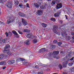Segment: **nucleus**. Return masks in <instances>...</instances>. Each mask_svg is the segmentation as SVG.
Masks as SVG:
<instances>
[{
	"mask_svg": "<svg viewBox=\"0 0 74 74\" xmlns=\"http://www.w3.org/2000/svg\"><path fill=\"white\" fill-rule=\"evenodd\" d=\"M24 64L25 66H28L29 65V63L28 62H24Z\"/></svg>",
	"mask_w": 74,
	"mask_h": 74,
	"instance_id": "58836bf2",
	"label": "nucleus"
},
{
	"mask_svg": "<svg viewBox=\"0 0 74 74\" xmlns=\"http://www.w3.org/2000/svg\"><path fill=\"white\" fill-rule=\"evenodd\" d=\"M52 54L51 53H49L48 54V56L49 57H48L49 58H49H51V56H52Z\"/></svg>",
	"mask_w": 74,
	"mask_h": 74,
	"instance_id": "72a5a7b5",
	"label": "nucleus"
},
{
	"mask_svg": "<svg viewBox=\"0 0 74 74\" xmlns=\"http://www.w3.org/2000/svg\"><path fill=\"white\" fill-rule=\"evenodd\" d=\"M53 42L55 44H56L57 43H58V41H57V40H54L53 41Z\"/></svg>",
	"mask_w": 74,
	"mask_h": 74,
	"instance_id": "49530a36",
	"label": "nucleus"
},
{
	"mask_svg": "<svg viewBox=\"0 0 74 74\" xmlns=\"http://www.w3.org/2000/svg\"><path fill=\"white\" fill-rule=\"evenodd\" d=\"M58 27L56 25L54 26L53 28V31L54 33L58 34Z\"/></svg>",
	"mask_w": 74,
	"mask_h": 74,
	"instance_id": "f03ea898",
	"label": "nucleus"
},
{
	"mask_svg": "<svg viewBox=\"0 0 74 74\" xmlns=\"http://www.w3.org/2000/svg\"><path fill=\"white\" fill-rule=\"evenodd\" d=\"M18 26L19 27H21V26H22V23L21 22H19L18 24Z\"/></svg>",
	"mask_w": 74,
	"mask_h": 74,
	"instance_id": "f704fd0d",
	"label": "nucleus"
},
{
	"mask_svg": "<svg viewBox=\"0 0 74 74\" xmlns=\"http://www.w3.org/2000/svg\"><path fill=\"white\" fill-rule=\"evenodd\" d=\"M7 18H9V19L7 21V24H10V23H11L12 22H13L14 20V17H12L8 16L7 17Z\"/></svg>",
	"mask_w": 74,
	"mask_h": 74,
	"instance_id": "f257e3e1",
	"label": "nucleus"
},
{
	"mask_svg": "<svg viewBox=\"0 0 74 74\" xmlns=\"http://www.w3.org/2000/svg\"><path fill=\"white\" fill-rule=\"evenodd\" d=\"M58 44L59 46H60V45H62V42H58Z\"/></svg>",
	"mask_w": 74,
	"mask_h": 74,
	"instance_id": "4c0bfd02",
	"label": "nucleus"
},
{
	"mask_svg": "<svg viewBox=\"0 0 74 74\" xmlns=\"http://www.w3.org/2000/svg\"><path fill=\"white\" fill-rule=\"evenodd\" d=\"M34 6L35 7H36V8H38V7H39V5L37 3H34Z\"/></svg>",
	"mask_w": 74,
	"mask_h": 74,
	"instance_id": "f3484780",
	"label": "nucleus"
},
{
	"mask_svg": "<svg viewBox=\"0 0 74 74\" xmlns=\"http://www.w3.org/2000/svg\"><path fill=\"white\" fill-rule=\"evenodd\" d=\"M67 63L66 62H65L63 63V67H66Z\"/></svg>",
	"mask_w": 74,
	"mask_h": 74,
	"instance_id": "dca6fc26",
	"label": "nucleus"
},
{
	"mask_svg": "<svg viewBox=\"0 0 74 74\" xmlns=\"http://www.w3.org/2000/svg\"><path fill=\"white\" fill-rule=\"evenodd\" d=\"M6 68V66H4L3 67V69L4 70Z\"/></svg>",
	"mask_w": 74,
	"mask_h": 74,
	"instance_id": "052dcab7",
	"label": "nucleus"
},
{
	"mask_svg": "<svg viewBox=\"0 0 74 74\" xmlns=\"http://www.w3.org/2000/svg\"><path fill=\"white\" fill-rule=\"evenodd\" d=\"M27 30V29H23V32H26Z\"/></svg>",
	"mask_w": 74,
	"mask_h": 74,
	"instance_id": "3c124183",
	"label": "nucleus"
},
{
	"mask_svg": "<svg viewBox=\"0 0 74 74\" xmlns=\"http://www.w3.org/2000/svg\"><path fill=\"white\" fill-rule=\"evenodd\" d=\"M38 42V41L36 39H34L32 40V42L33 43H37Z\"/></svg>",
	"mask_w": 74,
	"mask_h": 74,
	"instance_id": "a878e982",
	"label": "nucleus"
},
{
	"mask_svg": "<svg viewBox=\"0 0 74 74\" xmlns=\"http://www.w3.org/2000/svg\"><path fill=\"white\" fill-rule=\"evenodd\" d=\"M60 53H61V54L62 55H64L65 53L63 51H61Z\"/></svg>",
	"mask_w": 74,
	"mask_h": 74,
	"instance_id": "79ce46f5",
	"label": "nucleus"
},
{
	"mask_svg": "<svg viewBox=\"0 0 74 74\" xmlns=\"http://www.w3.org/2000/svg\"><path fill=\"white\" fill-rule=\"evenodd\" d=\"M2 42L3 43H5V39H3V40H2Z\"/></svg>",
	"mask_w": 74,
	"mask_h": 74,
	"instance_id": "603ef678",
	"label": "nucleus"
},
{
	"mask_svg": "<svg viewBox=\"0 0 74 74\" xmlns=\"http://www.w3.org/2000/svg\"><path fill=\"white\" fill-rule=\"evenodd\" d=\"M6 5L9 8H11L12 7V5L11 3H8L6 4Z\"/></svg>",
	"mask_w": 74,
	"mask_h": 74,
	"instance_id": "ddd939ff",
	"label": "nucleus"
},
{
	"mask_svg": "<svg viewBox=\"0 0 74 74\" xmlns=\"http://www.w3.org/2000/svg\"><path fill=\"white\" fill-rule=\"evenodd\" d=\"M62 36L63 37H65L67 36V34L64 30L62 31Z\"/></svg>",
	"mask_w": 74,
	"mask_h": 74,
	"instance_id": "0eeeda50",
	"label": "nucleus"
},
{
	"mask_svg": "<svg viewBox=\"0 0 74 74\" xmlns=\"http://www.w3.org/2000/svg\"><path fill=\"white\" fill-rule=\"evenodd\" d=\"M12 33H13L14 34V35H15V36H18V34L16 31H12Z\"/></svg>",
	"mask_w": 74,
	"mask_h": 74,
	"instance_id": "393cba45",
	"label": "nucleus"
},
{
	"mask_svg": "<svg viewBox=\"0 0 74 74\" xmlns=\"http://www.w3.org/2000/svg\"><path fill=\"white\" fill-rule=\"evenodd\" d=\"M26 5L27 7V8H29V5L28 3H27Z\"/></svg>",
	"mask_w": 74,
	"mask_h": 74,
	"instance_id": "864d4df0",
	"label": "nucleus"
},
{
	"mask_svg": "<svg viewBox=\"0 0 74 74\" xmlns=\"http://www.w3.org/2000/svg\"><path fill=\"white\" fill-rule=\"evenodd\" d=\"M58 67L60 70H62V68H63V67H62V65L61 64H59Z\"/></svg>",
	"mask_w": 74,
	"mask_h": 74,
	"instance_id": "c756f323",
	"label": "nucleus"
},
{
	"mask_svg": "<svg viewBox=\"0 0 74 74\" xmlns=\"http://www.w3.org/2000/svg\"><path fill=\"white\" fill-rule=\"evenodd\" d=\"M27 38H31V37H32V35H31V34H28L27 35Z\"/></svg>",
	"mask_w": 74,
	"mask_h": 74,
	"instance_id": "7c9ffc66",
	"label": "nucleus"
},
{
	"mask_svg": "<svg viewBox=\"0 0 74 74\" xmlns=\"http://www.w3.org/2000/svg\"><path fill=\"white\" fill-rule=\"evenodd\" d=\"M46 5H42L40 6V8L42 9V10H43L44 9V8H46Z\"/></svg>",
	"mask_w": 74,
	"mask_h": 74,
	"instance_id": "412c9836",
	"label": "nucleus"
},
{
	"mask_svg": "<svg viewBox=\"0 0 74 74\" xmlns=\"http://www.w3.org/2000/svg\"><path fill=\"white\" fill-rule=\"evenodd\" d=\"M26 32L27 33H29V32H30V30H29L27 29V31H26Z\"/></svg>",
	"mask_w": 74,
	"mask_h": 74,
	"instance_id": "4d7b16f0",
	"label": "nucleus"
},
{
	"mask_svg": "<svg viewBox=\"0 0 74 74\" xmlns=\"http://www.w3.org/2000/svg\"><path fill=\"white\" fill-rule=\"evenodd\" d=\"M25 44L27 45H29L30 44V40H27L26 42H25Z\"/></svg>",
	"mask_w": 74,
	"mask_h": 74,
	"instance_id": "aec40b11",
	"label": "nucleus"
},
{
	"mask_svg": "<svg viewBox=\"0 0 74 74\" xmlns=\"http://www.w3.org/2000/svg\"><path fill=\"white\" fill-rule=\"evenodd\" d=\"M63 5L61 3H60L59 4H57V5L56 6V9L58 10V9H59V8H61L62 7Z\"/></svg>",
	"mask_w": 74,
	"mask_h": 74,
	"instance_id": "6e6552de",
	"label": "nucleus"
},
{
	"mask_svg": "<svg viewBox=\"0 0 74 74\" xmlns=\"http://www.w3.org/2000/svg\"><path fill=\"white\" fill-rule=\"evenodd\" d=\"M15 62V60H12L11 61H9L8 62V63L9 64H14Z\"/></svg>",
	"mask_w": 74,
	"mask_h": 74,
	"instance_id": "4468645a",
	"label": "nucleus"
},
{
	"mask_svg": "<svg viewBox=\"0 0 74 74\" xmlns=\"http://www.w3.org/2000/svg\"><path fill=\"white\" fill-rule=\"evenodd\" d=\"M46 51H47V49H46L45 48H42L39 51V52H45Z\"/></svg>",
	"mask_w": 74,
	"mask_h": 74,
	"instance_id": "2eb2a0df",
	"label": "nucleus"
},
{
	"mask_svg": "<svg viewBox=\"0 0 74 74\" xmlns=\"http://www.w3.org/2000/svg\"><path fill=\"white\" fill-rule=\"evenodd\" d=\"M73 63H72V64L69 63V66H72V65H73Z\"/></svg>",
	"mask_w": 74,
	"mask_h": 74,
	"instance_id": "09e8293b",
	"label": "nucleus"
},
{
	"mask_svg": "<svg viewBox=\"0 0 74 74\" xmlns=\"http://www.w3.org/2000/svg\"><path fill=\"white\" fill-rule=\"evenodd\" d=\"M18 32L20 34H23V33H22V32H21V31L18 30Z\"/></svg>",
	"mask_w": 74,
	"mask_h": 74,
	"instance_id": "a18cd8bd",
	"label": "nucleus"
},
{
	"mask_svg": "<svg viewBox=\"0 0 74 74\" xmlns=\"http://www.w3.org/2000/svg\"><path fill=\"white\" fill-rule=\"evenodd\" d=\"M71 35H74V32H71Z\"/></svg>",
	"mask_w": 74,
	"mask_h": 74,
	"instance_id": "6e6d98bb",
	"label": "nucleus"
},
{
	"mask_svg": "<svg viewBox=\"0 0 74 74\" xmlns=\"http://www.w3.org/2000/svg\"><path fill=\"white\" fill-rule=\"evenodd\" d=\"M36 13L38 15L41 16L42 15V11L41 10H38Z\"/></svg>",
	"mask_w": 74,
	"mask_h": 74,
	"instance_id": "9b49d317",
	"label": "nucleus"
},
{
	"mask_svg": "<svg viewBox=\"0 0 74 74\" xmlns=\"http://www.w3.org/2000/svg\"><path fill=\"white\" fill-rule=\"evenodd\" d=\"M8 57V56L7 54H4L0 55V58L1 59H3L4 58H7Z\"/></svg>",
	"mask_w": 74,
	"mask_h": 74,
	"instance_id": "f8f14e48",
	"label": "nucleus"
},
{
	"mask_svg": "<svg viewBox=\"0 0 74 74\" xmlns=\"http://www.w3.org/2000/svg\"><path fill=\"white\" fill-rule=\"evenodd\" d=\"M72 53H73V54H71V52H70L69 54L67 56V58H70V55H74V52H72Z\"/></svg>",
	"mask_w": 74,
	"mask_h": 74,
	"instance_id": "4be33fe9",
	"label": "nucleus"
},
{
	"mask_svg": "<svg viewBox=\"0 0 74 74\" xmlns=\"http://www.w3.org/2000/svg\"><path fill=\"white\" fill-rule=\"evenodd\" d=\"M59 23H60L61 24H62V23H63V21L59 20Z\"/></svg>",
	"mask_w": 74,
	"mask_h": 74,
	"instance_id": "de8ad7c7",
	"label": "nucleus"
},
{
	"mask_svg": "<svg viewBox=\"0 0 74 74\" xmlns=\"http://www.w3.org/2000/svg\"><path fill=\"white\" fill-rule=\"evenodd\" d=\"M59 53V51H53V52L52 54V56H53V57H56V56Z\"/></svg>",
	"mask_w": 74,
	"mask_h": 74,
	"instance_id": "20e7f679",
	"label": "nucleus"
},
{
	"mask_svg": "<svg viewBox=\"0 0 74 74\" xmlns=\"http://www.w3.org/2000/svg\"><path fill=\"white\" fill-rule=\"evenodd\" d=\"M55 0L56 3H59V2H60L59 0Z\"/></svg>",
	"mask_w": 74,
	"mask_h": 74,
	"instance_id": "c03bdc74",
	"label": "nucleus"
},
{
	"mask_svg": "<svg viewBox=\"0 0 74 74\" xmlns=\"http://www.w3.org/2000/svg\"><path fill=\"white\" fill-rule=\"evenodd\" d=\"M24 1L25 3H26L27 1V0H24Z\"/></svg>",
	"mask_w": 74,
	"mask_h": 74,
	"instance_id": "680f3d73",
	"label": "nucleus"
},
{
	"mask_svg": "<svg viewBox=\"0 0 74 74\" xmlns=\"http://www.w3.org/2000/svg\"><path fill=\"white\" fill-rule=\"evenodd\" d=\"M50 20L51 21H53V22H55V21H56V20L55 18H50Z\"/></svg>",
	"mask_w": 74,
	"mask_h": 74,
	"instance_id": "cd10ccee",
	"label": "nucleus"
},
{
	"mask_svg": "<svg viewBox=\"0 0 74 74\" xmlns=\"http://www.w3.org/2000/svg\"><path fill=\"white\" fill-rule=\"evenodd\" d=\"M38 4L39 5H41V3L40 2H38Z\"/></svg>",
	"mask_w": 74,
	"mask_h": 74,
	"instance_id": "5fc2aeb1",
	"label": "nucleus"
},
{
	"mask_svg": "<svg viewBox=\"0 0 74 74\" xmlns=\"http://www.w3.org/2000/svg\"><path fill=\"white\" fill-rule=\"evenodd\" d=\"M6 64V62H0V65H1L2 66L3 65H5Z\"/></svg>",
	"mask_w": 74,
	"mask_h": 74,
	"instance_id": "6ab92c4d",
	"label": "nucleus"
},
{
	"mask_svg": "<svg viewBox=\"0 0 74 74\" xmlns=\"http://www.w3.org/2000/svg\"><path fill=\"white\" fill-rule=\"evenodd\" d=\"M35 69H39L40 67L38 66V65H36L35 66Z\"/></svg>",
	"mask_w": 74,
	"mask_h": 74,
	"instance_id": "c9c22d12",
	"label": "nucleus"
},
{
	"mask_svg": "<svg viewBox=\"0 0 74 74\" xmlns=\"http://www.w3.org/2000/svg\"><path fill=\"white\" fill-rule=\"evenodd\" d=\"M16 62H21V58H18L16 60Z\"/></svg>",
	"mask_w": 74,
	"mask_h": 74,
	"instance_id": "c85d7f7f",
	"label": "nucleus"
},
{
	"mask_svg": "<svg viewBox=\"0 0 74 74\" xmlns=\"http://www.w3.org/2000/svg\"><path fill=\"white\" fill-rule=\"evenodd\" d=\"M18 14L21 17H23V18L26 17V14L22 12H18Z\"/></svg>",
	"mask_w": 74,
	"mask_h": 74,
	"instance_id": "39448f33",
	"label": "nucleus"
},
{
	"mask_svg": "<svg viewBox=\"0 0 74 74\" xmlns=\"http://www.w3.org/2000/svg\"><path fill=\"white\" fill-rule=\"evenodd\" d=\"M54 58H56L57 59H59L60 58V56H56V57H54Z\"/></svg>",
	"mask_w": 74,
	"mask_h": 74,
	"instance_id": "2f4dec72",
	"label": "nucleus"
},
{
	"mask_svg": "<svg viewBox=\"0 0 74 74\" xmlns=\"http://www.w3.org/2000/svg\"><path fill=\"white\" fill-rule=\"evenodd\" d=\"M14 4H19V2L18 1H14Z\"/></svg>",
	"mask_w": 74,
	"mask_h": 74,
	"instance_id": "a19ab883",
	"label": "nucleus"
},
{
	"mask_svg": "<svg viewBox=\"0 0 74 74\" xmlns=\"http://www.w3.org/2000/svg\"><path fill=\"white\" fill-rule=\"evenodd\" d=\"M41 25H42L43 27H46L47 26V24L45 23H42Z\"/></svg>",
	"mask_w": 74,
	"mask_h": 74,
	"instance_id": "5701e85b",
	"label": "nucleus"
},
{
	"mask_svg": "<svg viewBox=\"0 0 74 74\" xmlns=\"http://www.w3.org/2000/svg\"><path fill=\"white\" fill-rule=\"evenodd\" d=\"M19 7H22V5H19Z\"/></svg>",
	"mask_w": 74,
	"mask_h": 74,
	"instance_id": "e2e57ef3",
	"label": "nucleus"
},
{
	"mask_svg": "<svg viewBox=\"0 0 74 74\" xmlns=\"http://www.w3.org/2000/svg\"><path fill=\"white\" fill-rule=\"evenodd\" d=\"M68 19V18H67V17H66V19Z\"/></svg>",
	"mask_w": 74,
	"mask_h": 74,
	"instance_id": "774afa93",
	"label": "nucleus"
},
{
	"mask_svg": "<svg viewBox=\"0 0 74 74\" xmlns=\"http://www.w3.org/2000/svg\"><path fill=\"white\" fill-rule=\"evenodd\" d=\"M61 13V11L60 10L58 11L57 13H55L54 14L55 17H58L60 15V14Z\"/></svg>",
	"mask_w": 74,
	"mask_h": 74,
	"instance_id": "423d86ee",
	"label": "nucleus"
},
{
	"mask_svg": "<svg viewBox=\"0 0 74 74\" xmlns=\"http://www.w3.org/2000/svg\"><path fill=\"white\" fill-rule=\"evenodd\" d=\"M1 24H3V25L4 24H3V22L2 23H1Z\"/></svg>",
	"mask_w": 74,
	"mask_h": 74,
	"instance_id": "338daca9",
	"label": "nucleus"
},
{
	"mask_svg": "<svg viewBox=\"0 0 74 74\" xmlns=\"http://www.w3.org/2000/svg\"><path fill=\"white\" fill-rule=\"evenodd\" d=\"M64 26H62L60 27V29H61V30H62V29H64Z\"/></svg>",
	"mask_w": 74,
	"mask_h": 74,
	"instance_id": "37998d69",
	"label": "nucleus"
},
{
	"mask_svg": "<svg viewBox=\"0 0 74 74\" xmlns=\"http://www.w3.org/2000/svg\"><path fill=\"white\" fill-rule=\"evenodd\" d=\"M5 34H6V36L7 37L8 36L10 37L12 36V33L10 32H9L8 33V32H6L5 33Z\"/></svg>",
	"mask_w": 74,
	"mask_h": 74,
	"instance_id": "9d476101",
	"label": "nucleus"
},
{
	"mask_svg": "<svg viewBox=\"0 0 74 74\" xmlns=\"http://www.w3.org/2000/svg\"><path fill=\"white\" fill-rule=\"evenodd\" d=\"M22 22L23 23V25L24 26H26L27 25V23L26 22V20L24 18H22Z\"/></svg>",
	"mask_w": 74,
	"mask_h": 74,
	"instance_id": "1a4fd4ad",
	"label": "nucleus"
},
{
	"mask_svg": "<svg viewBox=\"0 0 74 74\" xmlns=\"http://www.w3.org/2000/svg\"><path fill=\"white\" fill-rule=\"evenodd\" d=\"M10 47V46L9 45H7L5 47L4 50L3 51V53H6L7 51L8 48Z\"/></svg>",
	"mask_w": 74,
	"mask_h": 74,
	"instance_id": "7ed1b4c3",
	"label": "nucleus"
},
{
	"mask_svg": "<svg viewBox=\"0 0 74 74\" xmlns=\"http://www.w3.org/2000/svg\"><path fill=\"white\" fill-rule=\"evenodd\" d=\"M32 67H33V69H35V68L34 67V66H32Z\"/></svg>",
	"mask_w": 74,
	"mask_h": 74,
	"instance_id": "69168bd1",
	"label": "nucleus"
},
{
	"mask_svg": "<svg viewBox=\"0 0 74 74\" xmlns=\"http://www.w3.org/2000/svg\"><path fill=\"white\" fill-rule=\"evenodd\" d=\"M5 0H0V3H4L5 1Z\"/></svg>",
	"mask_w": 74,
	"mask_h": 74,
	"instance_id": "ea45409f",
	"label": "nucleus"
},
{
	"mask_svg": "<svg viewBox=\"0 0 74 74\" xmlns=\"http://www.w3.org/2000/svg\"><path fill=\"white\" fill-rule=\"evenodd\" d=\"M7 53L8 55L9 56H10V55H11V52L8 49V50L7 51Z\"/></svg>",
	"mask_w": 74,
	"mask_h": 74,
	"instance_id": "a211bd4d",
	"label": "nucleus"
},
{
	"mask_svg": "<svg viewBox=\"0 0 74 74\" xmlns=\"http://www.w3.org/2000/svg\"><path fill=\"white\" fill-rule=\"evenodd\" d=\"M55 3H56V2H55V0L53 1H52V3H51V4L52 5H55Z\"/></svg>",
	"mask_w": 74,
	"mask_h": 74,
	"instance_id": "bb28decb",
	"label": "nucleus"
},
{
	"mask_svg": "<svg viewBox=\"0 0 74 74\" xmlns=\"http://www.w3.org/2000/svg\"><path fill=\"white\" fill-rule=\"evenodd\" d=\"M38 74H43V72L42 71H41L40 72L38 73Z\"/></svg>",
	"mask_w": 74,
	"mask_h": 74,
	"instance_id": "8fccbe9b",
	"label": "nucleus"
},
{
	"mask_svg": "<svg viewBox=\"0 0 74 74\" xmlns=\"http://www.w3.org/2000/svg\"><path fill=\"white\" fill-rule=\"evenodd\" d=\"M65 39L66 40H67V41H69V40L71 39V38L70 36H66L65 38Z\"/></svg>",
	"mask_w": 74,
	"mask_h": 74,
	"instance_id": "b1692460",
	"label": "nucleus"
},
{
	"mask_svg": "<svg viewBox=\"0 0 74 74\" xmlns=\"http://www.w3.org/2000/svg\"><path fill=\"white\" fill-rule=\"evenodd\" d=\"M72 38H73V39H74V36H73L72 37Z\"/></svg>",
	"mask_w": 74,
	"mask_h": 74,
	"instance_id": "0e129e2a",
	"label": "nucleus"
},
{
	"mask_svg": "<svg viewBox=\"0 0 74 74\" xmlns=\"http://www.w3.org/2000/svg\"><path fill=\"white\" fill-rule=\"evenodd\" d=\"M31 38H34V36L33 35H31Z\"/></svg>",
	"mask_w": 74,
	"mask_h": 74,
	"instance_id": "13d9d810",
	"label": "nucleus"
},
{
	"mask_svg": "<svg viewBox=\"0 0 74 74\" xmlns=\"http://www.w3.org/2000/svg\"><path fill=\"white\" fill-rule=\"evenodd\" d=\"M74 57H73L72 58L70 59V60H73V59H74Z\"/></svg>",
	"mask_w": 74,
	"mask_h": 74,
	"instance_id": "bf43d9fd",
	"label": "nucleus"
},
{
	"mask_svg": "<svg viewBox=\"0 0 74 74\" xmlns=\"http://www.w3.org/2000/svg\"><path fill=\"white\" fill-rule=\"evenodd\" d=\"M52 49H55V48H56V45H53L51 46Z\"/></svg>",
	"mask_w": 74,
	"mask_h": 74,
	"instance_id": "473e14b6",
	"label": "nucleus"
},
{
	"mask_svg": "<svg viewBox=\"0 0 74 74\" xmlns=\"http://www.w3.org/2000/svg\"><path fill=\"white\" fill-rule=\"evenodd\" d=\"M25 59L20 58V62H23V61H25Z\"/></svg>",
	"mask_w": 74,
	"mask_h": 74,
	"instance_id": "e433bc0d",
	"label": "nucleus"
}]
</instances>
